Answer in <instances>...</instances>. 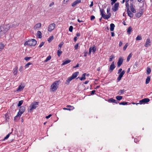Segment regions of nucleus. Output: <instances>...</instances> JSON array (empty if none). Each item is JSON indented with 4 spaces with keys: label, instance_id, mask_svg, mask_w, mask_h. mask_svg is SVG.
<instances>
[{
    "label": "nucleus",
    "instance_id": "47",
    "mask_svg": "<svg viewBox=\"0 0 152 152\" xmlns=\"http://www.w3.org/2000/svg\"><path fill=\"white\" fill-rule=\"evenodd\" d=\"M128 45V43H126L125 46L123 47V49L124 50H126Z\"/></svg>",
    "mask_w": 152,
    "mask_h": 152
},
{
    "label": "nucleus",
    "instance_id": "57",
    "mask_svg": "<svg viewBox=\"0 0 152 152\" xmlns=\"http://www.w3.org/2000/svg\"><path fill=\"white\" fill-rule=\"evenodd\" d=\"M96 91L95 90H93L91 91V95H93L94 94L95 92Z\"/></svg>",
    "mask_w": 152,
    "mask_h": 152
},
{
    "label": "nucleus",
    "instance_id": "38",
    "mask_svg": "<svg viewBox=\"0 0 152 152\" xmlns=\"http://www.w3.org/2000/svg\"><path fill=\"white\" fill-rule=\"evenodd\" d=\"M62 53V51L60 50H58L57 53L58 56L60 57L61 55V54Z\"/></svg>",
    "mask_w": 152,
    "mask_h": 152
},
{
    "label": "nucleus",
    "instance_id": "46",
    "mask_svg": "<svg viewBox=\"0 0 152 152\" xmlns=\"http://www.w3.org/2000/svg\"><path fill=\"white\" fill-rule=\"evenodd\" d=\"M128 102H122L119 103L120 105H126L127 104Z\"/></svg>",
    "mask_w": 152,
    "mask_h": 152
},
{
    "label": "nucleus",
    "instance_id": "54",
    "mask_svg": "<svg viewBox=\"0 0 152 152\" xmlns=\"http://www.w3.org/2000/svg\"><path fill=\"white\" fill-rule=\"evenodd\" d=\"M130 10L133 13H135L136 12V10L134 8L132 9H131Z\"/></svg>",
    "mask_w": 152,
    "mask_h": 152
},
{
    "label": "nucleus",
    "instance_id": "17",
    "mask_svg": "<svg viewBox=\"0 0 152 152\" xmlns=\"http://www.w3.org/2000/svg\"><path fill=\"white\" fill-rule=\"evenodd\" d=\"M21 115H20L19 113H18L17 115L14 118V120L15 121H17L20 119Z\"/></svg>",
    "mask_w": 152,
    "mask_h": 152
},
{
    "label": "nucleus",
    "instance_id": "61",
    "mask_svg": "<svg viewBox=\"0 0 152 152\" xmlns=\"http://www.w3.org/2000/svg\"><path fill=\"white\" fill-rule=\"evenodd\" d=\"M139 102L140 103V104H141L143 103H144L143 100V99L140 100L139 101Z\"/></svg>",
    "mask_w": 152,
    "mask_h": 152
},
{
    "label": "nucleus",
    "instance_id": "60",
    "mask_svg": "<svg viewBox=\"0 0 152 152\" xmlns=\"http://www.w3.org/2000/svg\"><path fill=\"white\" fill-rule=\"evenodd\" d=\"M66 107H72V110H73V109H74V107H73V106H72L71 105H67V106H66Z\"/></svg>",
    "mask_w": 152,
    "mask_h": 152
},
{
    "label": "nucleus",
    "instance_id": "33",
    "mask_svg": "<svg viewBox=\"0 0 152 152\" xmlns=\"http://www.w3.org/2000/svg\"><path fill=\"white\" fill-rule=\"evenodd\" d=\"M108 101L109 102H111L112 103H115L116 102V100L114 99H113L111 98L108 100Z\"/></svg>",
    "mask_w": 152,
    "mask_h": 152
},
{
    "label": "nucleus",
    "instance_id": "56",
    "mask_svg": "<svg viewBox=\"0 0 152 152\" xmlns=\"http://www.w3.org/2000/svg\"><path fill=\"white\" fill-rule=\"evenodd\" d=\"M23 67L22 66H20V67L19 69V70L20 72H21L22 71H23Z\"/></svg>",
    "mask_w": 152,
    "mask_h": 152
},
{
    "label": "nucleus",
    "instance_id": "25",
    "mask_svg": "<svg viewBox=\"0 0 152 152\" xmlns=\"http://www.w3.org/2000/svg\"><path fill=\"white\" fill-rule=\"evenodd\" d=\"M24 88V86H19L17 89V91H21Z\"/></svg>",
    "mask_w": 152,
    "mask_h": 152
},
{
    "label": "nucleus",
    "instance_id": "35",
    "mask_svg": "<svg viewBox=\"0 0 152 152\" xmlns=\"http://www.w3.org/2000/svg\"><path fill=\"white\" fill-rule=\"evenodd\" d=\"M4 45L2 43H0V51H1L4 48Z\"/></svg>",
    "mask_w": 152,
    "mask_h": 152
},
{
    "label": "nucleus",
    "instance_id": "20",
    "mask_svg": "<svg viewBox=\"0 0 152 152\" xmlns=\"http://www.w3.org/2000/svg\"><path fill=\"white\" fill-rule=\"evenodd\" d=\"M37 35L38 38L41 39L42 37V34L40 31H38L37 33Z\"/></svg>",
    "mask_w": 152,
    "mask_h": 152
},
{
    "label": "nucleus",
    "instance_id": "64",
    "mask_svg": "<svg viewBox=\"0 0 152 152\" xmlns=\"http://www.w3.org/2000/svg\"><path fill=\"white\" fill-rule=\"evenodd\" d=\"M122 44H123L122 42L121 41H120L119 42V47H121V46L122 45Z\"/></svg>",
    "mask_w": 152,
    "mask_h": 152
},
{
    "label": "nucleus",
    "instance_id": "55",
    "mask_svg": "<svg viewBox=\"0 0 152 152\" xmlns=\"http://www.w3.org/2000/svg\"><path fill=\"white\" fill-rule=\"evenodd\" d=\"M44 44V42H42L39 45V48H41L42 47Z\"/></svg>",
    "mask_w": 152,
    "mask_h": 152
},
{
    "label": "nucleus",
    "instance_id": "27",
    "mask_svg": "<svg viewBox=\"0 0 152 152\" xmlns=\"http://www.w3.org/2000/svg\"><path fill=\"white\" fill-rule=\"evenodd\" d=\"M86 74V73H84L82 75V77L81 78H80V79L81 80H85L86 79V77H85Z\"/></svg>",
    "mask_w": 152,
    "mask_h": 152
},
{
    "label": "nucleus",
    "instance_id": "41",
    "mask_svg": "<svg viewBox=\"0 0 152 152\" xmlns=\"http://www.w3.org/2000/svg\"><path fill=\"white\" fill-rule=\"evenodd\" d=\"M64 43V42H62L59 44L58 46V49L59 50H60L61 49L62 46L63 45Z\"/></svg>",
    "mask_w": 152,
    "mask_h": 152
},
{
    "label": "nucleus",
    "instance_id": "9",
    "mask_svg": "<svg viewBox=\"0 0 152 152\" xmlns=\"http://www.w3.org/2000/svg\"><path fill=\"white\" fill-rule=\"evenodd\" d=\"M119 5L118 2L115 3L113 7L112 8V9L114 12H115L118 9V7Z\"/></svg>",
    "mask_w": 152,
    "mask_h": 152
},
{
    "label": "nucleus",
    "instance_id": "26",
    "mask_svg": "<svg viewBox=\"0 0 152 152\" xmlns=\"http://www.w3.org/2000/svg\"><path fill=\"white\" fill-rule=\"evenodd\" d=\"M18 67L16 66L13 69V73L15 75L17 74L18 72Z\"/></svg>",
    "mask_w": 152,
    "mask_h": 152
},
{
    "label": "nucleus",
    "instance_id": "58",
    "mask_svg": "<svg viewBox=\"0 0 152 152\" xmlns=\"http://www.w3.org/2000/svg\"><path fill=\"white\" fill-rule=\"evenodd\" d=\"M126 7H127V9L128 8H129V3H128V2H126Z\"/></svg>",
    "mask_w": 152,
    "mask_h": 152
},
{
    "label": "nucleus",
    "instance_id": "19",
    "mask_svg": "<svg viewBox=\"0 0 152 152\" xmlns=\"http://www.w3.org/2000/svg\"><path fill=\"white\" fill-rule=\"evenodd\" d=\"M90 48H91V51H92V52L93 53H95V52L96 51V49L95 45H93L92 47L91 46L90 47Z\"/></svg>",
    "mask_w": 152,
    "mask_h": 152
},
{
    "label": "nucleus",
    "instance_id": "37",
    "mask_svg": "<svg viewBox=\"0 0 152 152\" xmlns=\"http://www.w3.org/2000/svg\"><path fill=\"white\" fill-rule=\"evenodd\" d=\"M144 103H146L149 102L150 99L148 98H145L143 99Z\"/></svg>",
    "mask_w": 152,
    "mask_h": 152
},
{
    "label": "nucleus",
    "instance_id": "4",
    "mask_svg": "<svg viewBox=\"0 0 152 152\" xmlns=\"http://www.w3.org/2000/svg\"><path fill=\"white\" fill-rule=\"evenodd\" d=\"M39 102H34L32 103L31 105L30 106V107H31V108L29 111H31L32 110L35 109L39 105Z\"/></svg>",
    "mask_w": 152,
    "mask_h": 152
},
{
    "label": "nucleus",
    "instance_id": "50",
    "mask_svg": "<svg viewBox=\"0 0 152 152\" xmlns=\"http://www.w3.org/2000/svg\"><path fill=\"white\" fill-rule=\"evenodd\" d=\"M31 58V57H28V56H26L24 58V59L26 61H29L30 59Z\"/></svg>",
    "mask_w": 152,
    "mask_h": 152
},
{
    "label": "nucleus",
    "instance_id": "8",
    "mask_svg": "<svg viewBox=\"0 0 152 152\" xmlns=\"http://www.w3.org/2000/svg\"><path fill=\"white\" fill-rule=\"evenodd\" d=\"M114 64L115 62L113 61L111 65H110L109 70V72H112L115 68V66L114 65Z\"/></svg>",
    "mask_w": 152,
    "mask_h": 152
},
{
    "label": "nucleus",
    "instance_id": "44",
    "mask_svg": "<svg viewBox=\"0 0 152 152\" xmlns=\"http://www.w3.org/2000/svg\"><path fill=\"white\" fill-rule=\"evenodd\" d=\"M114 58V56L113 55H111L109 58V61H111L113 60V59Z\"/></svg>",
    "mask_w": 152,
    "mask_h": 152
},
{
    "label": "nucleus",
    "instance_id": "32",
    "mask_svg": "<svg viewBox=\"0 0 152 152\" xmlns=\"http://www.w3.org/2000/svg\"><path fill=\"white\" fill-rule=\"evenodd\" d=\"M132 30V28L130 26L127 29V32L129 34H130Z\"/></svg>",
    "mask_w": 152,
    "mask_h": 152
},
{
    "label": "nucleus",
    "instance_id": "36",
    "mask_svg": "<svg viewBox=\"0 0 152 152\" xmlns=\"http://www.w3.org/2000/svg\"><path fill=\"white\" fill-rule=\"evenodd\" d=\"M116 99L118 100H120L123 98V97L120 96H117L116 97Z\"/></svg>",
    "mask_w": 152,
    "mask_h": 152
},
{
    "label": "nucleus",
    "instance_id": "39",
    "mask_svg": "<svg viewBox=\"0 0 152 152\" xmlns=\"http://www.w3.org/2000/svg\"><path fill=\"white\" fill-rule=\"evenodd\" d=\"M142 39V37L141 35H138L136 38V40H140Z\"/></svg>",
    "mask_w": 152,
    "mask_h": 152
},
{
    "label": "nucleus",
    "instance_id": "7",
    "mask_svg": "<svg viewBox=\"0 0 152 152\" xmlns=\"http://www.w3.org/2000/svg\"><path fill=\"white\" fill-rule=\"evenodd\" d=\"M151 45V41L149 38L147 39L144 46L145 47L147 48Z\"/></svg>",
    "mask_w": 152,
    "mask_h": 152
},
{
    "label": "nucleus",
    "instance_id": "28",
    "mask_svg": "<svg viewBox=\"0 0 152 152\" xmlns=\"http://www.w3.org/2000/svg\"><path fill=\"white\" fill-rule=\"evenodd\" d=\"M151 70L149 67H148L146 69L147 74L148 75L151 72Z\"/></svg>",
    "mask_w": 152,
    "mask_h": 152
},
{
    "label": "nucleus",
    "instance_id": "40",
    "mask_svg": "<svg viewBox=\"0 0 152 152\" xmlns=\"http://www.w3.org/2000/svg\"><path fill=\"white\" fill-rule=\"evenodd\" d=\"M125 90L124 89L123 90H120L118 92V94L119 95H121L122 94L124 93V92H125Z\"/></svg>",
    "mask_w": 152,
    "mask_h": 152
},
{
    "label": "nucleus",
    "instance_id": "14",
    "mask_svg": "<svg viewBox=\"0 0 152 152\" xmlns=\"http://www.w3.org/2000/svg\"><path fill=\"white\" fill-rule=\"evenodd\" d=\"M81 2V0H77L76 1H74L72 4V7H74L75 6L80 3Z\"/></svg>",
    "mask_w": 152,
    "mask_h": 152
},
{
    "label": "nucleus",
    "instance_id": "12",
    "mask_svg": "<svg viewBox=\"0 0 152 152\" xmlns=\"http://www.w3.org/2000/svg\"><path fill=\"white\" fill-rule=\"evenodd\" d=\"M123 61L124 59L122 57H121L119 58L117 62L118 67H120V66L123 63Z\"/></svg>",
    "mask_w": 152,
    "mask_h": 152
},
{
    "label": "nucleus",
    "instance_id": "5",
    "mask_svg": "<svg viewBox=\"0 0 152 152\" xmlns=\"http://www.w3.org/2000/svg\"><path fill=\"white\" fill-rule=\"evenodd\" d=\"M55 27V24L54 23L50 24L48 26V30L49 32L51 31L54 29Z\"/></svg>",
    "mask_w": 152,
    "mask_h": 152
},
{
    "label": "nucleus",
    "instance_id": "15",
    "mask_svg": "<svg viewBox=\"0 0 152 152\" xmlns=\"http://www.w3.org/2000/svg\"><path fill=\"white\" fill-rule=\"evenodd\" d=\"M41 26V24L40 23H37L34 27V29L36 30H38Z\"/></svg>",
    "mask_w": 152,
    "mask_h": 152
},
{
    "label": "nucleus",
    "instance_id": "49",
    "mask_svg": "<svg viewBox=\"0 0 152 152\" xmlns=\"http://www.w3.org/2000/svg\"><path fill=\"white\" fill-rule=\"evenodd\" d=\"M73 29V27L72 26H70L69 28V31L70 32H72V30Z\"/></svg>",
    "mask_w": 152,
    "mask_h": 152
},
{
    "label": "nucleus",
    "instance_id": "22",
    "mask_svg": "<svg viewBox=\"0 0 152 152\" xmlns=\"http://www.w3.org/2000/svg\"><path fill=\"white\" fill-rule=\"evenodd\" d=\"M71 61L70 60H68L65 61H64L63 63L62 64V65H64L65 64H67L69 63Z\"/></svg>",
    "mask_w": 152,
    "mask_h": 152
},
{
    "label": "nucleus",
    "instance_id": "2",
    "mask_svg": "<svg viewBox=\"0 0 152 152\" xmlns=\"http://www.w3.org/2000/svg\"><path fill=\"white\" fill-rule=\"evenodd\" d=\"M100 11V15H101L102 17L104 19H109L111 16V14L109 13L108 15H105L104 14V9H101L99 7Z\"/></svg>",
    "mask_w": 152,
    "mask_h": 152
},
{
    "label": "nucleus",
    "instance_id": "10",
    "mask_svg": "<svg viewBox=\"0 0 152 152\" xmlns=\"http://www.w3.org/2000/svg\"><path fill=\"white\" fill-rule=\"evenodd\" d=\"M125 72V71L123 70L122 72H121L119 75H118V77L117 78V80L118 81H120L122 77H123V75H124Z\"/></svg>",
    "mask_w": 152,
    "mask_h": 152
},
{
    "label": "nucleus",
    "instance_id": "1",
    "mask_svg": "<svg viewBox=\"0 0 152 152\" xmlns=\"http://www.w3.org/2000/svg\"><path fill=\"white\" fill-rule=\"evenodd\" d=\"M37 41L34 39L28 40L24 43V45H28L31 46H34L37 44Z\"/></svg>",
    "mask_w": 152,
    "mask_h": 152
},
{
    "label": "nucleus",
    "instance_id": "34",
    "mask_svg": "<svg viewBox=\"0 0 152 152\" xmlns=\"http://www.w3.org/2000/svg\"><path fill=\"white\" fill-rule=\"evenodd\" d=\"M51 58V57L50 56H49L47 57L46 59L45 60L44 62H47L48 61L50 60Z\"/></svg>",
    "mask_w": 152,
    "mask_h": 152
},
{
    "label": "nucleus",
    "instance_id": "45",
    "mask_svg": "<svg viewBox=\"0 0 152 152\" xmlns=\"http://www.w3.org/2000/svg\"><path fill=\"white\" fill-rule=\"evenodd\" d=\"M18 24H15L14 23L12 24V25L11 26V28H15L17 26H18Z\"/></svg>",
    "mask_w": 152,
    "mask_h": 152
},
{
    "label": "nucleus",
    "instance_id": "24",
    "mask_svg": "<svg viewBox=\"0 0 152 152\" xmlns=\"http://www.w3.org/2000/svg\"><path fill=\"white\" fill-rule=\"evenodd\" d=\"M115 27V25L113 23H111L110 24V30L111 31H113L114 30V27Z\"/></svg>",
    "mask_w": 152,
    "mask_h": 152
},
{
    "label": "nucleus",
    "instance_id": "30",
    "mask_svg": "<svg viewBox=\"0 0 152 152\" xmlns=\"http://www.w3.org/2000/svg\"><path fill=\"white\" fill-rule=\"evenodd\" d=\"M12 133V132H11L10 133H9L8 134H7L6 136L4 137V138L3 139V140H2V141H4V140H7V139H8V138L10 136V135Z\"/></svg>",
    "mask_w": 152,
    "mask_h": 152
},
{
    "label": "nucleus",
    "instance_id": "62",
    "mask_svg": "<svg viewBox=\"0 0 152 152\" xmlns=\"http://www.w3.org/2000/svg\"><path fill=\"white\" fill-rule=\"evenodd\" d=\"M91 48H89V52H88V54L89 55H90L91 53Z\"/></svg>",
    "mask_w": 152,
    "mask_h": 152
},
{
    "label": "nucleus",
    "instance_id": "3",
    "mask_svg": "<svg viewBox=\"0 0 152 152\" xmlns=\"http://www.w3.org/2000/svg\"><path fill=\"white\" fill-rule=\"evenodd\" d=\"M59 81L54 82L51 85V89L53 91H55L58 87V83Z\"/></svg>",
    "mask_w": 152,
    "mask_h": 152
},
{
    "label": "nucleus",
    "instance_id": "11",
    "mask_svg": "<svg viewBox=\"0 0 152 152\" xmlns=\"http://www.w3.org/2000/svg\"><path fill=\"white\" fill-rule=\"evenodd\" d=\"M6 32L2 26H1L0 27V37L4 35Z\"/></svg>",
    "mask_w": 152,
    "mask_h": 152
},
{
    "label": "nucleus",
    "instance_id": "53",
    "mask_svg": "<svg viewBox=\"0 0 152 152\" xmlns=\"http://www.w3.org/2000/svg\"><path fill=\"white\" fill-rule=\"evenodd\" d=\"M112 2H111V4L113 5L115 2L117 1V0H110Z\"/></svg>",
    "mask_w": 152,
    "mask_h": 152
},
{
    "label": "nucleus",
    "instance_id": "29",
    "mask_svg": "<svg viewBox=\"0 0 152 152\" xmlns=\"http://www.w3.org/2000/svg\"><path fill=\"white\" fill-rule=\"evenodd\" d=\"M151 79V77L150 76H148L146 80V81H145V83L146 84H148Z\"/></svg>",
    "mask_w": 152,
    "mask_h": 152
},
{
    "label": "nucleus",
    "instance_id": "13",
    "mask_svg": "<svg viewBox=\"0 0 152 152\" xmlns=\"http://www.w3.org/2000/svg\"><path fill=\"white\" fill-rule=\"evenodd\" d=\"M5 31L7 32L11 28V26L9 25H6L2 26Z\"/></svg>",
    "mask_w": 152,
    "mask_h": 152
},
{
    "label": "nucleus",
    "instance_id": "52",
    "mask_svg": "<svg viewBox=\"0 0 152 152\" xmlns=\"http://www.w3.org/2000/svg\"><path fill=\"white\" fill-rule=\"evenodd\" d=\"M95 18V17L94 15H92L91 17V20H94Z\"/></svg>",
    "mask_w": 152,
    "mask_h": 152
},
{
    "label": "nucleus",
    "instance_id": "43",
    "mask_svg": "<svg viewBox=\"0 0 152 152\" xmlns=\"http://www.w3.org/2000/svg\"><path fill=\"white\" fill-rule=\"evenodd\" d=\"M132 55L131 53L130 54H129V55L127 57V61H129L130 58L132 57Z\"/></svg>",
    "mask_w": 152,
    "mask_h": 152
},
{
    "label": "nucleus",
    "instance_id": "31",
    "mask_svg": "<svg viewBox=\"0 0 152 152\" xmlns=\"http://www.w3.org/2000/svg\"><path fill=\"white\" fill-rule=\"evenodd\" d=\"M53 38L54 37L53 36H50L48 39V42L50 43L53 40Z\"/></svg>",
    "mask_w": 152,
    "mask_h": 152
},
{
    "label": "nucleus",
    "instance_id": "48",
    "mask_svg": "<svg viewBox=\"0 0 152 152\" xmlns=\"http://www.w3.org/2000/svg\"><path fill=\"white\" fill-rule=\"evenodd\" d=\"M32 63L31 62H28L27 64H26L25 66V67L26 68L28 67V66L32 64Z\"/></svg>",
    "mask_w": 152,
    "mask_h": 152
},
{
    "label": "nucleus",
    "instance_id": "21",
    "mask_svg": "<svg viewBox=\"0 0 152 152\" xmlns=\"http://www.w3.org/2000/svg\"><path fill=\"white\" fill-rule=\"evenodd\" d=\"M73 79L71 77L68 78V79L66 80V84L68 85L70 81Z\"/></svg>",
    "mask_w": 152,
    "mask_h": 152
},
{
    "label": "nucleus",
    "instance_id": "51",
    "mask_svg": "<svg viewBox=\"0 0 152 152\" xmlns=\"http://www.w3.org/2000/svg\"><path fill=\"white\" fill-rule=\"evenodd\" d=\"M79 43H77V44H76L75 46V49L76 50H77L78 49V45H79Z\"/></svg>",
    "mask_w": 152,
    "mask_h": 152
},
{
    "label": "nucleus",
    "instance_id": "63",
    "mask_svg": "<svg viewBox=\"0 0 152 152\" xmlns=\"http://www.w3.org/2000/svg\"><path fill=\"white\" fill-rule=\"evenodd\" d=\"M54 4V3L53 2H52V3H51L49 5V7H52V6H53V5Z\"/></svg>",
    "mask_w": 152,
    "mask_h": 152
},
{
    "label": "nucleus",
    "instance_id": "23",
    "mask_svg": "<svg viewBox=\"0 0 152 152\" xmlns=\"http://www.w3.org/2000/svg\"><path fill=\"white\" fill-rule=\"evenodd\" d=\"M142 14V12L141 11L140 12L135 14L137 18L140 17Z\"/></svg>",
    "mask_w": 152,
    "mask_h": 152
},
{
    "label": "nucleus",
    "instance_id": "59",
    "mask_svg": "<svg viewBox=\"0 0 152 152\" xmlns=\"http://www.w3.org/2000/svg\"><path fill=\"white\" fill-rule=\"evenodd\" d=\"M110 7H108L107 9V13H109L110 11Z\"/></svg>",
    "mask_w": 152,
    "mask_h": 152
},
{
    "label": "nucleus",
    "instance_id": "42",
    "mask_svg": "<svg viewBox=\"0 0 152 152\" xmlns=\"http://www.w3.org/2000/svg\"><path fill=\"white\" fill-rule=\"evenodd\" d=\"M23 100L19 101L18 104V107L20 106L23 104Z\"/></svg>",
    "mask_w": 152,
    "mask_h": 152
},
{
    "label": "nucleus",
    "instance_id": "6",
    "mask_svg": "<svg viewBox=\"0 0 152 152\" xmlns=\"http://www.w3.org/2000/svg\"><path fill=\"white\" fill-rule=\"evenodd\" d=\"M19 110V111L18 113H19L20 115H21L25 110V107L24 106H21L20 107Z\"/></svg>",
    "mask_w": 152,
    "mask_h": 152
},
{
    "label": "nucleus",
    "instance_id": "18",
    "mask_svg": "<svg viewBox=\"0 0 152 152\" xmlns=\"http://www.w3.org/2000/svg\"><path fill=\"white\" fill-rule=\"evenodd\" d=\"M79 73L78 72H76L73 73L72 74V76L71 77L73 79H75L77 76L78 75Z\"/></svg>",
    "mask_w": 152,
    "mask_h": 152
},
{
    "label": "nucleus",
    "instance_id": "16",
    "mask_svg": "<svg viewBox=\"0 0 152 152\" xmlns=\"http://www.w3.org/2000/svg\"><path fill=\"white\" fill-rule=\"evenodd\" d=\"M127 12L128 14V15L131 18H133V17L134 15L129 10V9L128 8L127 9Z\"/></svg>",
    "mask_w": 152,
    "mask_h": 152
}]
</instances>
